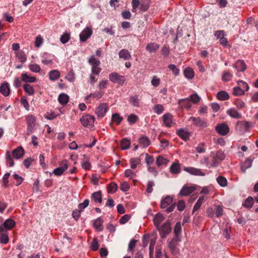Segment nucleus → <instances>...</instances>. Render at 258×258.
I'll return each instance as SVG.
<instances>
[{"label":"nucleus","mask_w":258,"mask_h":258,"mask_svg":"<svg viewBox=\"0 0 258 258\" xmlns=\"http://www.w3.org/2000/svg\"><path fill=\"white\" fill-rule=\"evenodd\" d=\"M172 201L173 199L171 197L166 196L161 202V208H166V212L167 213L172 212L175 207V203L172 204Z\"/></svg>","instance_id":"obj_1"},{"label":"nucleus","mask_w":258,"mask_h":258,"mask_svg":"<svg viewBox=\"0 0 258 258\" xmlns=\"http://www.w3.org/2000/svg\"><path fill=\"white\" fill-rule=\"evenodd\" d=\"M88 62L91 65L92 73L98 75L101 71V68L99 67L100 64V60L94 55H91L88 59Z\"/></svg>","instance_id":"obj_2"},{"label":"nucleus","mask_w":258,"mask_h":258,"mask_svg":"<svg viewBox=\"0 0 258 258\" xmlns=\"http://www.w3.org/2000/svg\"><path fill=\"white\" fill-rule=\"evenodd\" d=\"M27 135H29L34 132L36 119L33 115H29L26 117Z\"/></svg>","instance_id":"obj_3"},{"label":"nucleus","mask_w":258,"mask_h":258,"mask_svg":"<svg viewBox=\"0 0 258 258\" xmlns=\"http://www.w3.org/2000/svg\"><path fill=\"white\" fill-rule=\"evenodd\" d=\"M170 225V222L167 221L162 226H159V228H157L159 232L161 238H166L167 235L170 233L171 230Z\"/></svg>","instance_id":"obj_4"},{"label":"nucleus","mask_w":258,"mask_h":258,"mask_svg":"<svg viewBox=\"0 0 258 258\" xmlns=\"http://www.w3.org/2000/svg\"><path fill=\"white\" fill-rule=\"evenodd\" d=\"M80 121L84 126L89 127L93 126L94 123V117L87 114L82 116L80 118Z\"/></svg>","instance_id":"obj_5"},{"label":"nucleus","mask_w":258,"mask_h":258,"mask_svg":"<svg viewBox=\"0 0 258 258\" xmlns=\"http://www.w3.org/2000/svg\"><path fill=\"white\" fill-rule=\"evenodd\" d=\"M109 80L114 83L122 85L125 81L124 76L119 75L118 73L113 72L109 75Z\"/></svg>","instance_id":"obj_6"},{"label":"nucleus","mask_w":258,"mask_h":258,"mask_svg":"<svg viewBox=\"0 0 258 258\" xmlns=\"http://www.w3.org/2000/svg\"><path fill=\"white\" fill-rule=\"evenodd\" d=\"M215 130L217 133L222 136L227 135L229 132V127L225 123L218 124L215 127Z\"/></svg>","instance_id":"obj_7"},{"label":"nucleus","mask_w":258,"mask_h":258,"mask_svg":"<svg viewBox=\"0 0 258 258\" xmlns=\"http://www.w3.org/2000/svg\"><path fill=\"white\" fill-rule=\"evenodd\" d=\"M108 105L106 103H101L96 109L95 113L99 117H103L105 115L107 110Z\"/></svg>","instance_id":"obj_8"},{"label":"nucleus","mask_w":258,"mask_h":258,"mask_svg":"<svg viewBox=\"0 0 258 258\" xmlns=\"http://www.w3.org/2000/svg\"><path fill=\"white\" fill-rule=\"evenodd\" d=\"M196 187L195 186H187L186 185H184L181 188L179 195L181 196L186 197L193 192L195 190H196Z\"/></svg>","instance_id":"obj_9"},{"label":"nucleus","mask_w":258,"mask_h":258,"mask_svg":"<svg viewBox=\"0 0 258 258\" xmlns=\"http://www.w3.org/2000/svg\"><path fill=\"white\" fill-rule=\"evenodd\" d=\"M250 127L249 122L247 121H238L236 129L240 132H247Z\"/></svg>","instance_id":"obj_10"},{"label":"nucleus","mask_w":258,"mask_h":258,"mask_svg":"<svg viewBox=\"0 0 258 258\" xmlns=\"http://www.w3.org/2000/svg\"><path fill=\"white\" fill-rule=\"evenodd\" d=\"M92 30L90 27H86L80 34V41L82 42L86 41L92 35Z\"/></svg>","instance_id":"obj_11"},{"label":"nucleus","mask_w":258,"mask_h":258,"mask_svg":"<svg viewBox=\"0 0 258 258\" xmlns=\"http://www.w3.org/2000/svg\"><path fill=\"white\" fill-rule=\"evenodd\" d=\"M189 121H192L194 124L197 126L206 127L207 126V122L200 117L191 116L189 118Z\"/></svg>","instance_id":"obj_12"},{"label":"nucleus","mask_w":258,"mask_h":258,"mask_svg":"<svg viewBox=\"0 0 258 258\" xmlns=\"http://www.w3.org/2000/svg\"><path fill=\"white\" fill-rule=\"evenodd\" d=\"M164 125L167 127H170L174 124L173 122V116L169 113L164 114L162 116Z\"/></svg>","instance_id":"obj_13"},{"label":"nucleus","mask_w":258,"mask_h":258,"mask_svg":"<svg viewBox=\"0 0 258 258\" xmlns=\"http://www.w3.org/2000/svg\"><path fill=\"white\" fill-rule=\"evenodd\" d=\"M178 241L175 239H172L168 244L171 252L174 255H177L179 253V249L177 247Z\"/></svg>","instance_id":"obj_14"},{"label":"nucleus","mask_w":258,"mask_h":258,"mask_svg":"<svg viewBox=\"0 0 258 258\" xmlns=\"http://www.w3.org/2000/svg\"><path fill=\"white\" fill-rule=\"evenodd\" d=\"M183 170L193 175L204 176L206 175L200 169L194 167H184Z\"/></svg>","instance_id":"obj_15"},{"label":"nucleus","mask_w":258,"mask_h":258,"mask_svg":"<svg viewBox=\"0 0 258 258\" xmlns=\"http://www.w3.org/2000/svg\"><path fill=\"white\" fill-rule=\"evenodd\" d=\"M178 104L179 105V108L181 109L183 108H185L188 110L191 107V101L189 98L179 99L178 101Z\"/></svg>","instance_id":"obj_16"},{"label":"nucleus","mask_w":258,"mask_h":258,"mask_svg":"<svg viewBox=\"0 0 258 258\" xmlns=\"http://www.w3.org/2000/svg\"><path fill=\"white\" fill-rule=\"evenodd\" d=\"M21 81L27 83H34L36 81V78L29 74L28 73H23L21 74Z\"/></svg>","instance_id":"obj_17"},{"label":"nucleus","mask_w":258,"mask_h":258,"mask_svg":"<svg viewBox=\"0 0 258 258\" xmlns=\"http://www.w3.org/2000/svg\"><path fill=\"white\" fill-rule=\"evenodd\" d=\"M15 225V222L14 220L11 219H8L5 221L3 224L0 225V227H2L3 230H6L7 231L11 229Z\"/></svg>","instance_id":"obj_18"},{"label":"nucleus","mask_w":258,"mask_h":258,"mask_svg":"<svg viewBox=\"0 0 258 258\" xmlns=\"http://www.w3.org/2000/svg\"><path fill=\"white\" fill-rule=\"evenodd\" d=\"M181 231V224L180 222H178L176 223L174 228V233L175 235V238L177 241H180L181 238L180 234Z\"/></svg>","instance_id":"obj_19"},{"label":"nucleus","mask_w":258,"mask_h":258,"mask_svg":"<svg viewBox=\"0 0 258 258\" xmlns=\"http://www.w3.org/2000/svg\"><path fill=\"white\" fill-rule=\"evenodd\" d=\"M9 241L8 234L6 230H3L0 227V242L3 244H7Z\"/></svg>","instance_id":"obj_20"},{"label":"nucleus","mask_w":258,"mask_h":258,"mask_svg":"<svg viewBox=\"0 0 258 258\" xmlns=\"http://www.w3.org/2000/svg\"><path fill=\"white\" fill-rule=\"evenodd\" d=\"M227 113L231 117L235 119H240L242 115L240 113L238 112L235 108H231L227 110Z\"/></svg>","instance_id":"obj_21"},{"label":"nucleus","mask_w":258,"mask_h":258,"mask_svg":"<svg viewBox=\"0 0 258 258\" xmlns=\"http://www.w3.org/2000/svg\"><path fill=\"white\" fill-rule=\"evenodd\" d=\"M0 92L5 96H8L10 93V86L8 83H3L0 87Z\"/></svg>","instance_id":"obj_22"},{"label":"nucleus","mask_w":258,"mask_h":258,"mask_svg":"<svg viewBox=\"0 0 258 258\" xmlns=\"http://www.w3.org/2000/svg\"><path fill=\"white\" fill-rule=\"evenodd\" d=\"M119 58L125 60H129L132 58L130 52L126 49H122L118 53Z\"/></svg>","instance_id":"obj_23"},{"label":"nucleus","mask_w":258,"mask_h":258,"mask_svg":"<svg viewBox=\"0 0 258 258\" xmlns=\"http://www.w3.org/2000/svg\"><path fill=\"white\" fill-rule=\"evenodd\" d=\"M24 154V151L22 147H18L13 150L12 152L13 156L14 158L18 159L21 158Z\"/></svg>","instance_id":"obj_24"},{"label":"nucleus","mask_w":258,"mask_h":258,"mask_svg":"<svg viewBox=\"0 0 258 258\" xmlns=\"http://www.w3.org/2000/svg\"><path fill=\"white\" fill-rule=\"evenodd\" d=\"M103 220L101 217H99L94 220L93 223L94 228L98 231H102L103 228Z\"/></svg>","instance_id":"obj_25"},{"label":"nucleus","mask_w":258,"mask_h":258,"mask_svg":"<svg viewBox=\"0 0 258 258\" xmlns=\"http://www.w3.org/2000/svg\"><path fill=\"white\" fill-rule=\"evenodd\" d=\"M176 133L177 135L184 141H186L189 139V133L183 128H180L178 130H177Z\"/></svg>","instance_id":"obj_26"},{"label":"nucleus","mask_w":258,"mask_h":258,"mask_svg":"<svg viewBox=\"0 0 258 258\" xmlns=\"http://www.w3.org/2000/svg\"><path fill=\"white\" fill-rule=\"evenodd\" d=\"M159 45L156 43H150L146 45V49L150 53L155 52L159 48Z\"/></svg>","instance_id":"obj_27"},{"label":"nucleus","mask_w":258,"mask_h":258,"mask_svg":"<svg viewBox=\"0 0 258 258\" xmlns=\"http://www.w3.org/2000/svg\"><path fill=\"white\" fill-rule=\"evenodd\" d=\"M235 68L238 72H244L246 69L245 62L241 59L238 60L235 63Z\"/></svg>","instance_id":"obj_28"},{"label":"nucleus","mask_w":258,"mask_h":258,"mask_svg":"<svg viewBox=\"0 0 258 258\" xmlns=\"http://www.w3.org/2000/svg\"><path fill=\"white\" fill-rule=\"evenodd\" d=\"M129 102L135 107H139L141 103V99L138 95H134L130 97Z\"/></svg>","instance_id":"obj_29"},{"label":"nucleus","mask_w":258,"mask_h":258,"mask_svg":"<svg viewBox=\"0 0 258 258\" xmlns=\"http://www.w3.org/2000/svg\"><path fill=\"white\" fill-rule=\"evenodd\" d=\"M58 101L61 105H66L69 101V97L66 94L61 93L58 96Z\"/></svg>","instance_id":"obj_30"},{"label":"nucleus","mask_w":258,"mask_h":258,"mask_svg":"<svg viewBox=\"0 0 258 258\" xmlns=\"http://www.w3.org/2000/svg\"><path fill=\"white\" fill-rule=\"evenodd\" d=\"M170 171L172 174H178L180 172V165L178 162H174L170 167Z\"/></svg>","instance_id":"obj_31"},{"label":"nucleus","mask_w":258,"mask_h":258,"mask_svg":"<svg viewBox=\"0 0 258 258\" xmlns=\"http://www.w3.org/2000/svg\"><path fill=\"white\" fill-rule=\"evenodd\" d=\"M183 74L184 77L188 79H192L195 76L193 69L189 67L184 69L183 71Z\"/></svg>","instance_id":"obj_32"},{"label":"nucleus","mask_w":258,"mask_h":258,"mask_svg":"<svg viewBox=\"0 0 258 258\" xmlns=\"http://www.w3.org/2000/svg\"><path fill=\"white\" fill-rule=\"evenodd\" d=\"M217 98L221 101H225L229 99V95L225 91H220L217 94Z\"/></svg>","instance_id":"obj_33"},{"label":"nucleus","mask_w":258,"mask_h":258,"mask_svg":"<svg viewBox=\"0 0 258 258\" xmlns=\"http://www.w3.org/2000/svg\"><path fill=\"white\" fill-rule=\"evenodd\" d=\"M60 77V73L57 70H51L49 73V78L51 81H56Z\"/></svg>","instance_id":"obj_34"},{"label":"nucleus","mask_w":258,"mask_h":258,"mask_svg":"<svg viewBox=\"0 0 258 258\" xmlns=\"http://www.w3.org/2000/svg\"><path fill=\"white\" fill-rule=\"evenodd\" d=\"M164 219L163 215L160 213L156 214L154 217V223L157 228H159L160 223L163 221Z\"/></svg>","instance_id":"obj_35"},{"label":"nucleus","mask_w":258,"mask_h":258,"mask_svg":"<svg viewBox=\"0 0 258 258\" xmlns=\"http://www.w3.org/2000/svg\"><path fill=\"white\" fill-rule=\"evenodd\" d=\"M168 161H169L163 156H159L156 158V163L158 167H160L162 165H166Z\"/></svg>","instance_id":"obj_36"},{"label":"nucleus","mask_w":258,"mask_h":258,"mask_svg":"<svg viewBox=\"0 0 258 258\" xmlns=\"http://www.w3.org/2000/svg\"><path fill=\"white\" fill-rule=\"evenodd\" d=\"M205 201V198L204 196H200L199 197L198 201L197 202V203H196V204L195 205V206L194 207L193 210H192L193 213L195 211H196L197 210H198V209H199L200 208V207H201L202 204L204 203Z\"/></svg>","instance_id":"obj_37"},{"label":"nucleus","mask_w":258,"mask_h":258,"mask_svg":"<svg viewBox=\"0 0 258 258\" xmlns=\"http://www.w3.org/2000/svg\"><path fill=\"white\" fill-rule=\"evenodd\" d=\"M17 58L22 63H24L26 61L27 56L25 52L22 50L18 51L15 52Z\"/></svg>","instance_id":"obj_38"},{"label":"nucleus","mask_w":258,"mask_h":258,"mask_svg":"<svg viewBox=\"0 0 258 258\" xmlns=\"http://www.w3.org/2000/svg\"><path fill=\"white\" fill-rule=\"evenodd\" d=\"M23 89L25 92L27 93L28 95L32 96L34 94L35 91L34 89L32 86L31 85L25 83L23 85Z\"/></svg>","instance_id":"obj_39"},{"label":"nucleus","mask_w":258,"mask_h":258,"mask_svg":"<svg viewBox=\"0 0 258 258\" xmlns=\"http://www.w3.org/2000/svg\"><path fill=\"white\" fill-rule=\"evenodd\" d=\"M150 4V0H141L140 10L142 12L147 11L149 8Z\"/></svg>","instance_id":"obj_40"},{"label":"nucleus","mask_w":258,"mask_h":258,"mask_svg":"<svg viewBox=\"0 0 258 258\" xmlns=\"http://www.w3.org/2000/svg\"><path fill=\"white\" fill-rule=\"evenodd\" d=\"M139 142L140 145L144 148L148 147L151 144L149 139L147 137H142L140 138L139 140Z\"/></svg>","instance_id":"obj_41"},{"label":"nucleus","mask_w":258,"mask_h":258,"mask_svg":"<svg viewBox=\"0 0 258 258\" xmlns=\"http://www.w3.org/2000/svg\"><path fill=\"white\" fill-rule=\"evenodd\" d=\"M92 199L95 202L101 203H102V196L101 191H98L94 192L91 196Z\"/></svg>","instance_id":"obj_42"},{"label":"nucleus","mask_w":258,"mask_h":258,"mask_svg":"<svg viewBox=\"0 0 258 258\" xmlns=\"http://www.w3.org/2000/svg\"><path fill=\"white\" fill-rule=\"evenodd\" d=\"M111 120L116 125H119L123 120V117L120 116L118 113H115L112 115Z\"/></svg>","instance_id":"obj_43"},{"label":"nucleus","mask_w":258,"mask_h":258,"mask_svg":"<svg viewBox=\"0 0 258 258\" xmlns=\"http://www.w3.org/2000/svg\"><path fill=\"white\" fill-rule=\"evenodd\" d=\"M232 77V74L229 71H224L222 75V80L224 82H228L231 80Z\"/></svg>","instance_id":"obj_44"},{"label":"nucleus","mask_w":258,"mask_h":258,"mask_svg":"<svg viewBox=\"0 0 258 258\" xmlns=\"http://www.w3.org/2000/svg\"><path fill=\"white\" fill-rule=\"evenodd\" d=\"M131 168L135 169L137 167V165L141 163V160L140 158H133L130 160Z\"/></svg>","instance_id":"obj_45"},{"label":"nucleus","mask_w":258,"mask_h":258,"mask_svg":"<svg viewBox=\"0 0 258 258\" xmlns=\"http://www.w3.org/2000/svg\"><path fill=\"white\" fill-rule=\"evenodd\" d=\"M244 90H243L242 88H240L238 86L235 87L233 89V94L234 96H239L244 95Z\"/></svg>","instance_id":"obj_46"},{"label":"nucleus","mask_w":258,"mask_h":258,"mask_svg":"<svg viewBox=\"0 0 258 258\" xmlns=\"http://www.w3.org/2000/svg\"><path fill=\"white\" fill-rule=\"evenodd\" d=\"M252 161L251 159H246L243 163L241 168L242 172H245L247 168H250L252 165Z\"/></svg>","instance_id":"obj_47"},{"label":"nucleus","mask_w":258,"mask_h":258,"mask_svg":"<svg viewBox=\"0 0 258 258\" xmlns=\"http://www.w3.org/2000/svg\"><path fill=\"white\" fill-rule=\"evenodd\" d=\"M117 189V185L115 182H111L107 186V191L109 194H114Z\"/></svg>","instance_id":"obj_48"},{"label":"nucleus","mask_w":258,"mask_h":258,"mask_svg":"<svg viewBox=\"0 0 258 258\" xmlns=\"http://www.w3.org/2000/svg\"><path fill=\"white\" fill-rule=\"evenodd\" d=\"M253 204V198L251 197H248L243 204V206L246 208H250Z\"/></svg>","instance_id":"obj_49"},{"label":"nucleus","mask_w":258,"mask_h":258,"mask_svg":"<svg viewBox=\"0 0 258 258\" xmlns=\"http://www.w3.org/2000/svg\"><path fill=\"white\" fill-rule=\"evenodd\" d=\"M217 181L219 183V184L222 187H225L227 186V180L226 178L223 176H218L217 178Z\"/></svg>","instance_id":"obj_50"},{"label":"nucleus","mask_w":258,"mask_h":258,"mask_svg":"<svg viewBox=\"0 0 258 258\" xmlns=\"http://www.w3.org/2000/svg\"><path fill=\"white\" fill-rule=\"evenodd\" d=\"M139 118L137 115L135 114H130L127 118V121L130 124H133L137 122Z\"/></svg>","instance_id":"obj_51"},{"label":"nucleus","mask_w":258,"mask_h":258,"mask_svg":"<svg viewBox=\"0 0 258 258\" xmlns=\"http://www.w3.org/2000/svg\"><path fill=\"white\" fill-rule=\"evenodd\" d=\"M29 69L34 73H39L40 70V66L36 63H31L29 65Z\"/></svg>","instance_id":"obj_52"},{"label":"nucleus","mask_w":258,"mask_h":258,"mask_svg":"<svg viewBox=\"0 0 258 258\" xmlns=\"http://www.w3.org/2000/svg\"><path fill=\"white\" fill-rule=\"evenodd\" d=\"M153 110L155 113L158 114H160L164 111V108L161 104H156L154 106Z\"/></svg>","instance_id":"obj_53"},{"label":"nucleus","mask_w":258,"mask_h":258,"mask_svg":"<svg viewBox=\"0 0 258 258\" xmlns=\"http://www.w3.org/2000/svg\"><path fill=\"white\" fill-rule=\"evenodd\" d=\"M131 142L129 140L127 139H123L121 142V146L122 149L126 150L130 148Z\"/></svg>","instance_id":"obj_54"},{"label":"nucleus","mask_w":258,"mask_h":258,"mask_svg":"<svg viewBox=\"0 0 258 258\" xmlns=\"http://www.w3.org/2000/svg\"><path fill=\"white\" fill-rule=\"evenodd\" d=\"M103 95V93L101 91H96V92H94L93 93H92V94L88 95L86 97V99H88L91 97H92L94 98L99 99V98H101Z\"/></svg>","instance_id":"obj_55"},{"label":"nucleus","mask_w":258,"mask_h":258,"mask_svg":"<svg viewBox=\"0 0 258 258\" xmlns=\"http://www.w3.org/2000/svg\"><path fill=\"white\" fill-rule=\"evenodd\" d=\"M6 161L7 165L10 167H12L14 165V161L11 157V155L9 151L6 153Z\"/></svg>","instance_id":"obj_56"},{"label":"nucleus","mask_w":258,"mask_h":258,"mask_svg":"<svg viewBox=\"0 0 258 258\" xmlns=\"http://www.w3.org/2000/svg\"><path fill=\"white\" fill-rule=\"evenodd\" d=\"M237 84L238 86L240 88H242L243 90H244L245 92L248 91L249 89L248 85L245 82L243 81L239 80L237 81Z\"/></svg>","instance_id":"obj_57"},{"label":"nucleus","mask_w":258,"mask_h":258,"mask_svg":"<svg viewBox=\"0 0 258 258\" xmlns=\"http://www.w3.org/2000/svg\"><path fill=\"white\" fill-rule=\"evenodd\" d=\"M168 68L172 72L173 74L176 76L179 74V69H178L175 64H171L168 66Z\"/></svg>","instance_id":"obj_58"},{"label":"nucleus","mask_w":258,"mask_h":258,"mask_svg":"<svg viewBox=\"0 0 258 258\" xmlns=\"http://www.w3.org/2000/svg\"><path fill=\"white\" fill-rule=\"evenodd\" d=\"M70 39V34L66 33L61 36V37L60 38V41L62 43L65 44L69 41Z\"/></svg>","instance_id":"obj_59"},{"label":"nucleus","mask_w":258,"mask_h":258,"mask_svg":"<svg viewBox=\"0 0 258 258\" xmlns=\"http://www.w3.org/2000/svg\"><path fill=\"white\" fill-rule=\"evenodd\" d=\"M151 83L153 87H157L160 85L161 80L157 76H154L153 77Z\"/></svg>","instance_id":"obj_60"},{"label":"nucleus","mask_w":258,"mask_h":258,"mask_svg":"<svg viewBox=\"0 0 258 258\" xmlns=\"http://www.w3.org/2000/svg\"><path fill=\"white\" fill-rule=\"evenodd\" d=\"M10 175V173H6L3 176V185L6 187L7 188L9 187V177Z\"/></svg>","instance_id":"obj_61"},{"label":"nucleus","mask_w":258,"mask_h":258,"mask_svg":"<svg viewBox=\"0 0 258 258\" xmlns=\"http://www.w3.org/2000/svg\"><path fill=\"white\" fill-rule=\"evenodd\" d=\"M155 243L156 240L155 239H151L150 240L149 252L150 256L153 254L154 248Z\"/></svg>","instance_id":"obj_62"},{"label":"nucleus","mask_w":258,"mask_h":258,"mask_svg":"<svg viewBox=\"0 0 258 258\" xmlns=\"http://www.w3.org/2000/svg\"><path fill=\"white\" fill-rule=\"evenodd\" d=\"M189 98L190 101L194 103H197L200 100V96L196 93L191 94Z\"/></svg>","instance_id":"obj_63"},{"label":"nucleus","mask_w":258,"mask_h":258,"mask_svg":"<svg viewBox=\"0 0 258 258\" xmlns=\"http://www.w3.org/2000/svg\"><path fill=\"white\" fill-rule=\"evenodd\" d=\"M43 42V38L40 36H37L35 40V45L36 47H39Z\"/></svg>","instance_id":"obj_64"}]
</instances>
